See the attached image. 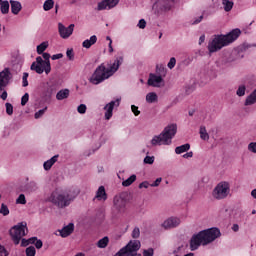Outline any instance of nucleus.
Listing matches in <instances>:
<instances>
[{"mask_svg":"<svg viewBox=\"0 0 256 256\" xmlns=\"http://www.w3.org/2000/svg\"><path fill=\"white\" fill-rule=\"evenodd\" d=\"M16 203L17 205H26L27 199L25 198V194H20L16 199Z\"/></svg>","mask_w":256,"mask_h":256,"instance_id":"e433bc0d","label":"nucleus"},{"mask_svg":"<svg viewBox=\"0 0 256 256\" xmlns=\"http://www.w3.org/2000/svg\"><path fill=\"white\" fill-rule=\"evenodd\" d=\"M55 7V1L53 0H46L43 4L44 11H51Z\"/></svg>","mask_w":256,"mask_h":256,"instance_id":"473e14b6","label":"nucleus"},{"mask_svg":"<svg viewBox=\"0 0 256 256\" xmlns=\"http://www.w3.org/2000/svg\"><path fill=\"white\" fill-rule=\"evenodd\" d=\"M39 189V185L35 181H30L24 186L26 193H35Z\"/></svg>","mask_w":256,"mask_h":256,"instance_id":"6ab92c4d","label":"nucleus"},{"mask_svg":"<svg viewBox=\"0 0 256 256\" xmlns=\"http://www.w3.org/2000/svg\"><path fill=\"white\" fill-rule=\"evenodd\" d=\"M97 43V36L96 35H93L90 37V39H86L83 43H82V46L85 48V49H91V46L92 45H95Z\"/></svg>","mask_w":256,"mask_h":256,"instance_id":"5701e85b","label":"nucleus"},{"mask_svg":"<svg viewBox=\"0 0 256 256\" xmlns=\"http://www.w3.org/2000/svg\"><path fill=\"white\" fill-rule=\"evenodd\" d=\"M56 99H58V101H63V99H65V89H62L57 93Z\"/></svg>","mask_w":256,"mask_h":256,"instance_id":"3c124183","label":"nucleus"},{"mask_svg":"<svg viewBox=\"0 0 256 256\" xmlns=\"http://www.w3.org/2000/svg\"><path fill=\"white\" fill-rule=\"evenodd\" d=\"M244 56H232L230 61H237L239 59H243Z\"/></svg>","mask_w":256,"mask_h":256,"instance_id":"774afa93","label":"nucleus"},{"mask_svg":"<svg viewBox=\"0 0 256 256\" xmlns=\"http://www.w3.org/2000/svg\"><path fill=\"white\" fill-rule=\"evenodd\" d=\"M248 151H250V153H256V142L248 144Z\"/></svg>","mask_w":256,"mask_h":256,"instance_id":"603ef678","label":"nucleus"},{"mask_svg":"<svg viewBox=\"0 0 256 256\" xmlns=\"http://www.w3.org/2000/svg\"><path fill=\"white\" fill-rule=\"evenodd\" d=\"M80 191L79 188L72 186L66 190L65 195V207H68V205H71L77 199Z\"/></svg>","mask_w":256,"mask_h":256,"instance_id":"9d476101","label":"nucleus"},{"mask_svg":"<svg viewBox=\"0 0 256 256\" xmlns=\"http://www.w3.org/2000/svg\"><path fill=\"white\" fill-rule=\"evenodd\" d=\"M240 36L241 29L239 28L233 29L227 34L215 35L214 38L208 43L209 53H217V51H221L222 47H227V45L235 43Z\"/></svg>","mask_w":256,"mask_h":256,"instance_id":"f03ea898","label":"nucleus"},{"mask_svg":"<svg viewBox=\"0 0 256 256\" xmlns=\"http://www.w3.org/2000/svg\"><path fill=\"white\" fill-rule=\"evenodd\" d=\"M156 73H165V67L163 65H157L156 66Z\"/></svg>","mask_w":256,"mask_h":256,"instance_id":"0e129e2a","label":"nucleus"},{"mask_svg":"<svg viewBox=\"0 0 256 256\" xmlns=\"http://www.w3.org/2000/svg\"><path fill=\"white\" fill-rule=\"evenodd\" d=\"M141 249V241L130 240L126 246L121 248L114 256H142L141 253H137ZM155 255V250L153 248H148L143 251V256H153Z\"/></svg>","mask_w":256,"mask_h":256,"instance_id":"20e7f679","label":"nucleus"},{"mask_svg":"<svg viewBox=\"0 0 256 256\" xmlns=\"http://www.w3.org/2000/svg\"><path fill=\"white\" fill-rule=\"evenodd\" d=\"M36 65H45V60L41 56L36 58Z\"/></svg>","mask_w":256,"mask_h":256,"instance_id":"e2e57ef3","label":"nucleus"},{"mask_svg":"<svg viewBox=\"0 0 256 256\" xmlns=\"http://www.w3.org/2000/svg\"><path fill=\"white\" fill-rule=\"evenodd\" d=\"M123 64V56H119L115 59L114 63L110 66V68L105 67V64L102 63L99 65L92 76L90 77L89 81L92 85H99V83H103L106 79H109L113 73L118 71L119 66Z\"/></svg>","mask_w":256,"mask_h":256,"instance_id":"7ed1b4c3","label":"nucleus"},{"mask_svg":"<svg viewBox=\"0 0 256 256\" xmlns=\"http://www.w3.org/2000/svg\"><path fill=\"white\" fill-rule=\"evenodd\" d=\"M74 231H75V224L73 222H70L68 225L65 226V237H69L70 235H73Z\"/></svg>","mask_w":256,"mask_h":256,"instance_id":"a878e982","label":"nucleus"},{"mask_svg":"<svg viewBox=\"0 0 256 256\" xmlns=\"http://www.w3.org/2000/svg\"><path fill=\"white\" fill-rule=\"evenodd\" d=\"M0 256H9V251L5 246H0Z\"/></svg>","mask_w":256,"mask_h":256,"instance_id":"6e6d98bb","label":"nucleus"},{"mask_svg":"<svg viewBox=\"0 0 256 256\" xmlns=\"http://www.w3.org/2000/svg\"><path fill=\"white\" fill-rule=\"evenodd\" d=\"M77 111L80 113V115H85V113H87V105L80 104L77 108Z\"/></svg>","mask_w":256,"mask_h":256,"instance_id":"c03bdc74","label":"nucleus"},{"mask_svg":"<svg viewBox=\"0 0 256 256\" xmlns=\"http://www.w3.org/2000/svg\"><path fill=\"white\" fill-rule=\"evenodd\" d=\"M199 133L202 141H209V133H207V128H205V126L200 127Z\"/></svg>","mask_w":256,"mask_h":256,"instance_id":"c85d7f7f","label":"nucleus"},{"mask_svg":"<svg viewBox=\"0 0 256 256\" xmlns=\"http://www.w3.org/2000/svg\"><path fill=\"white\" fill-rule=\"evenodd\" d=\"M181 224V220L179 218H168L166 221L162 223V227L164 229H173Z\"/></svg>","mask_w":256,"mask_h":256,"instance_id":"2eb2a0df","label":"nucleus"},{"mask_svg":"<svg viewBox=\"0 0 256 256\" xmlns=\"http://www.w3.org/2000/svg\"><path fill=\"white\" fill-rule=\"evenodd\" d=\"M49 201L56 205L57 207L63 208L65 207V194H60L59 191L52 192Z\"/></svg>","mask_w":256,"mask_h":256,"instance_id":"9b49d317","label":"nucleus"},{"mask_svg":"<svg viewBox=\"0 0 256 256\" xmlns=\"http://www.w3.org/2000/svg\"><path fill=\"white\" fill-rule=\"evenodd\" d=\"M138 27H139V29H145V27H147V22L145 21V19L139 20Z\"/></svg>","mask_w":256,"mask_h":256,"instance_id":"4d7b16f0","label":"nucleus"},{"mask_svg":"<svg viewBox=\"0 0 256 256\" xmlns=\"http://www.w3.org/2000/svg\"><path fill=\"white\" fill-rule=\"evenodd\" d=\"M29 78V73L24 72L22 76V86L23 87H28L29 86V81L27 79Z\"/></svg>","mask_w":256,"mask_h":256,"instance_id":"a19ab883","label":"nucleus"},{"mask_svg":"<svg viewBox=\"0 0 256 256\" xmlns=\"http://www.w3.org/2000/svg\"><path fill=\"white\" fill-rule=\"evenodd\" d=\"M148 189L149 188V182L148 181H144V182H141L139 184V189Z\"/></svg>","mask_w":256,"mask_h":256,"instance_id":"680f3d73","label":"nucleus"},{"mask_svg":"<svg viewBox=\"0 0 256 256\" xmlns=\"http://www.w3.org/2000/svg\"><path fill=\"white\" fill-rule=\"evenodd\" d=\"M190 157H193V152H187L186 154L183 155L184 159H189Z\"/></svg>","mask_w":256,"mask_h":256,"instance_id":"338daca9","label":"nucleus"},{"mask_svg":"<svg viewBox=\"0 0 256 256\" xmlns=\"http://www.w3.org/2000/svg\"><path fill=\"white\" fill-rule=\"evenodd\" d=\"M7 115H13V104L7 102L5 104Z\"/></svg>","mask_w":256,"mask_h":256,"instance_id":"8fccbe9b","label":"nucleus"},{"mask_svg":"<svg viewBox=\"0 0 256 256\" xmlns=\"http://www.w3.org/2000/svg\"><path fill=\"white\" fill-rule=\"evenodd\" d=\"M28 102H29V93H25L21 98L22 107H25V105H27Z\"/></svg>","mask_w":256,"mask_h":256,"instance_id":"de8ad7c7","label":"nucleus"},{"mask_svg":"<svg viewBox=\"0 0 256 256\" xmlns=\"http://www.w3.org/2000/svg\"><path fill=\"white\" fill-rule=\"evenodd\" d=\"M231 193V184L227 181L219 182L212 191V197L217 201L227 199Z\"/></svg>","mask_w":256,"mask_h":256,"instance_id":"423d86ee","label":"nucleus"},{"mask_svg":"<svg viewBox=\"0 0 256 256\" xmlns=\"http://www.w3.org/2000/svg\"><path fill=\"white\" fill-rule=\"evenodd\" d=\"M113 205L119 213H121V211H125V207L127 206V194L121 193L119 196H115Z\"/></svg>","mask_w":256,"mask_h":256,"instance_id":"1a4fd4ad","label":"nucleus"},{"mask_svg":"<svg viewBox=\"0 0 256 256\" xmlns=\"http://www.w3.org/2000/svg\"><path fill=\"white\" fill-rule=\"evenodd\" d=\"M221 237V230L217 227L208 228L194 234L190 239V251H197L201 245H209L213 243L215 239Z\"/></svg>","mask_w":256,"mask_h":256,"instance_id":"f257e3e1","label":"nucleus"},{"mask_svg":"<svg viewBox=\"0 0 256 256\" xmlns=\"http://www.w3.org/2000/svg\"><path fill=\"white\" fill-rule=\"evenodd\" d=\"M45 111H47V107H44L43 109L39 110L34 114L35 119H41L43 115H45Z\"/></svg>","mask_w":256,"mask_h":256,"instance_id":"a18cd8bd","label":"nucleus"},{"mask_svg":"<svg viewBox=\"0 0 256 256\" xmlns=\"http://www.w3.org/2000/svg\"><path fill=\"white\" fill-rule=\"evenodd\" d=\"M37 253V250H35L34 246H30L26 248V256H35Z\"/></svg>","mask_w":256,"mask_h":256,"instance_id":"37998d69","label":"nucleus"},{"mask_svg":"<svg viewBox=\"0 0 256 256\" xmlns=\"http://www.w3.org/2000/svg\"><path fill=\"white\" fill-rule=\"evenodd\" d=\"M119 5V0H102L98 3L97 9L98 11H103L105 9H113V7H117Z\"/></svg>","mask_w":256,"mask_h":256,"instance_id":"ddd939ff","label":"nucleus"},{"mask_svg":"<svg viewBox=\"0 0 256 256\" xmlns=\"http://www.w3.org/2000/svg\"><path fill=\"white\" fill-rule=\"evenodd\" d=\"M42 57L44 59V66H46V74L51 73V62L49 59H51V54L44 52L42 53Z\"/></svg>","mask_w":256,"mask_h":256,"instance_id":"4be33fe9","label":"nucleus"},{"mask_svg":"<svg viewBox=\"0 0 256 256\" xmlns=\"http://www.w3.org/2000/svg\"><path fill=\"white\" fill-rule=\"evenodd\" d=\"M58 31L60 33V37H62V39H65V25H63V23H58Z\"/></svg>","mask_w":256,"mask_h":256,"instance_id":"ea45409f","label":"nucleus"},{"mask_svg":"<svg viewBox=\"0 0 256 256\" xmlns=\"http://www.w3.org/2000/svg\"><path fill=\"white\" fill-rule=\"evenodd\" d=\"M131 109H132V113H134L135 117H139V115H141V111H139V107L132 105Z\"/></svg>","mask_w":256,"mask_h":256,"instance_id":"864d4df0","label":"nucleus"},{"mask_svg":"<svg viewBox=\"0 0 256 256\" xmlns=\"http://www.w3.org/2000/svg\"><path fill=\"white\" fill-rule=\"evenodd\" d=\"M159 83H163V77L161 75L150 74L148 85L150 87H159Z\"/></svg>","mask_w":256,"mask_h":256,"instance_id":"dca6fc26","label":"nucleus"},{"mask_svg":"<svg viewBox=\"0 0 256 256\" xmlns=\"http://www.w3.org/2000/svg\"><path fill=\"white\" fill-rule=\"evenodd\" d=\"M189 149H191V144L186 143V144L176 147L175 153H176V155H181V153H185V152L189 151Z\"/></svg>","mask_w":256,"mask_h":256,"instance_id":"b1692460","label":"nucleus"},{"mask_svg":"<svg viewBox=\"0 0 256 256\" xmlns=\"http://www.w3.org/2000/svg\"><path fill=\"white\" fill-rule=\"evenodd\" d=\"M26 231L27 222H20L10 229V236L12 237L14 245H19V243H21V239L27 235Z\"/></svg>","mask_w":256,"mask_h":256,"instance_id":"0eeeda50","label":"nucleus"},{"mask_svg":"<svg viewBox=\"0 0 256 256\" xmlns=\"http://www.w3.org/2000/svg\"><path fill=\"white\" fill-rule=\"evenodd\" d=\"M37 241V237L29 238L28 240L22 239L21 245L22 247H27V245H33Z\"/></svg>","mask_w":256,"mask_h":256,"instance_id":"f704fd0d","label":"nucleus"},{"mask_svg":"<svg viewBox=\"0 0 256 256\" xmlns=\"http://www.w3.org/2000/svg\"><path fill=\"white\" fill-rule=\"evenodd\" d=\"M200 21H203V15H201L200 17L196 18L193 22L192 25H198V23Z\"/></svg>","mask_w":256,"mask_h":256,"instance_id":"69168bd1","label":"nucleus"},{"mask_svg":"<svg viewBox=\"0 0 256 256\" xmlns=\"http://www.w3.org/2000/svg\"><path fill=\"white\" fill-rule=\"evenodd\" d=\"M54 234L62 238H65V225L62 227V229L57 230Z\"/></svg>","mask_w":256,"mask_h":256,"instance_id":"5fc2aeb1","label":"nucleus"},{"mask_svg":"<svg viewBox=\"0 0 256 256\" xmlns=\"http://www.w3.org/2000/svg\"><path fill=\"white\" fill-rule=\"evenodd\" d=\"M99 249H105L107 245H109V237L105 236L102 239H100L97 243Z\"/></svg>","mask_w":256,"mask_h":256,"instance_id":"2f4dec72","label":"nucleus"},{"mask_svg":"<svg viewBox=\"0 0 256 256\" xmlns=\"http://www.w3.org/2000/svg\"><path fill=\"white\" fill-rule=\"evenodd\" d=\"M158 96L155 92H150L146 95V101L147 103H157Z\"/></svg>","mask_w":256,"mask_h":256,"instance_id":"bb28decb","label":"nucleus"},{"mask_svg":"<svg viewBox=\"0 0 256 256\" xmlns=\"http://www.w3.org/2000/svg\"><path fill=\"white\" fill-rule=\"evenodd\" d=\"M31 71H36L38 75H41L44 71L47 73L46 66L33 62L30 66Z\"/></svg>","mask_w":256,"mask_h":256,"instance_id":"412c9836","label":"nucleus"},{"mask_svg":"<svg viewBox=\"0 0 256 256\" xmlns=\"http://www.w3.org/2000/svg\"><path fill=\"white\" fill-rule=\"evenodd\" d=\"M174 0H158L156 5L160 11H171Z\"/></svg>","mask_w":256,"mask_h":256,"instance_id":"4468645a","label":"nucleus"},{"mask_svg":"<svg viewBox=\"0 0 256 256\" xmlns=\"http://www.w3.org/2000/svg\"><path fill=\"white\" fill-rule=\"evenodd\" d=\"M107 192L105 191V186H100L98 190L96 191V195L93 198V201L97 199V201H107Z\"/></svg>","mask_w":256,"mask_h":256,"instance_id":"f3484780","label":"nucleus"},{"mask_svg":"<svg viewBox=\"0 0 256 256\" xmlns=\"http://www.w3.org/2000/svg\"><path fill=\"white\" fill-rule=\"evenodd\" d=\"M47 47H49L48 41L42 42L40 45H38L37 46L38 55H43V52H45L47 50Z\"/></svg>","mask_w":256,"mask_h":256,"instance_id":"c756f323","label":"nucleus"},{"mask_svg":"<svg viewBox=\"0 0 256 256\" xmlns=\"http://www.w3.org/2000/svg\"><path fill=\"white\" fill-rule=\"evenodd\" d=\"M73 31H75V24H70L68 27L65 28V39L71 37L73 35Z\"/></svg>","mask_w":256,"mask_h":256,"instance_id":"72a5a7b5","label":"nucleus"},{"mask_svg":"<svg viewBox=\"0 0 256 256\" xmlns=\"http://www.w3.org/2000/svg\"><path fill=\"white\" fill-rule=\"evenodd\" d=\"M175 65H177V59H175V57L170 58L167 64L168 69H173Z\"/></svg>","mask_w":256,"mask_h":256,"instance_id":"09e8293b","label":"nucleus"},{"mask_svg":"<svg viewBox=\"0 0 256 256\" xmlns=\"http://www.w3.org/2000/svg\"><path fill=\"white\" fill-rule=\"evenodd\" d=\"M33 245H35L36 249H41L43 247V241L36 238L35 243H33Z\"/></svg>","mask_w":256,"mask_h":256,"instance_id":"13d9d810","label":"nucleus"},{"mask_svg":"<svg viewBox=\"0 0 256 256\" xmlns=\"http://www.w3.org/2000/svg\"><path fill=\"white\" fill-rule=\"evenodd\" d=\"M59 159V155H54L52 158H50L49 160L45 161L43 164L44 170L45 171H50L51 167L54 166V164L56 163V161Z\"/></svg>","mask_w":256,"mask_h":256,"instance_id":"aec40b11","label":"nucleus"},{"mask_svg":"<svg viewBox=\"0 0 256 256\" xmlns=\"http://www.w3.org/2000/svg\"><path fill=\"white\" fill-rule=\"evenodd\" d=\"M144 163L146 165H153V163H155V157H153V156H146L144 158Z\"/></svg>","mask_w":256,"mask_h":256,"instance_id":"49530a36","label":"nucleus"},{"mask_svg":"<svg viewBox=\"0 0 256 256\" xmlns=\"http://www.w3.org/2000/svg\"><path fill=\"white\" fill-rule=\"evenodd\" d=\"M121 103V99H116V101H111L110 103L106 104V106L104 107L105 109V119L106 121H109V119H111V117H113V109H115V107H119Z\"/></svg>","mask_w":256,"mask_h":256,"instance_id":"f8f14e48","label":"nucleus"},{"mask_svg":"<svg viewBox=\"0 0 256 256\" xmlns=\"http://www.w3.org/2000/svg\"><path fill=\"white\" fill-rule=\"evenodd\" d=\"M0 11L3 15H7V13H9V1H2L0 4Z\"/></svg>","mask_w":256,"mask_h":256,"instance_id":"7c9ffc66","label":"nucleus"},{"mask_svg":"<svg viewBox=\"0 0 256 256\" xmlns=\"http://www.w3.org/2000/svg\"><path fill=\"white\" fill-rule=\"evenodd\" d=\"M11 79H13V75L11 74V70H9V68H5L0 72V93L3 91L0 98L2 101H7L8 94L5 87L9 85Z\"/></svg>","mask_w":256,"mask_h":256,"instance_id":"6e6552de","label":"nucleus"},{"mask_svg":"<svg viewBox=\"0 0 256 256\" xmlns=\"http://www.w3.org/2000/svg\"><path fill=\"white\" fill-rule=\"evenodd\" d=\"M177 135V124H169L164 130L152 138V145H171V139Z\"/></svg>","mask_w":256,"mask_h":256,"instance_id":"39448f33","label":"nucleus"},{"mask_svg":"<svg viewBox=\"0 0 256 256\" xmlns=\"http://www.w3.org/2000/svg\"><path fill=\"white\" fill-rule=\"evenodd\" d=\"M66 57L69 59V61H75V52L73 51V48L67 49Z\"/></svg>","mask_w":256,"mask_h":256,"instance_id":"4c0bfd02","label":"nucleus"},{"mask_svg":"<svg viewBox=\"0 0 256 256\" xmlns=\"http://www.w3.org/2000/svg\"><path fill=\"white\" fill-rule=\"evenodd\" d=\"M63 53L54 54L51 56L52 61H57V59H63Z\"/></svg>","mask_w":256,"mask_h":256,"instance_id":"bf43d9fd","label":"nucleus"},{"mask_svg":"<svg viewBox=\"0 0 256 256\" xmlns=\"http://www.w3.org/2000/svg\"><path fill=\"white\" fill-rule=\"evenodd\" d=\"M10 5H11V13H13V15H19V13H21V9H23L21 2L10 0Z\"/></svg>","mask_w":256,"mask_h":256,"instance_id":"a211bd4d","label":"nucleus"},{"mask_svg":"<svg viewBox=\"0 0 256 256\" xmlns=\"http://www.w3.org/2000/svg\"><path fill=\"white\" fill-rule=\"evenodd\" d=\"M246 89L247 88L245 87V85L239 86L237 91H236V95H238V97H243L245 95Z\"/></svg>","mask_w":256,"mask_h":256,"instance_id":"58836bf2","label":"nucleus"},{"mask_svg":"<svg viewBox=\"0 0 256 256\" xmlns=\"http://www.w3.org/2000/svg\"><path fill=\"white\" fill-rule=\"evenodd\" d=\"M222 5L224 7V11H226V13H229V11L233 9L234 3L231 0H222Z\"/></svg>","mask_w":256,"mask_h":256,"instance_id":"cd10ccee","label":"nucleus"},{"mask_svg":"<svg viewBox=\"0 0 256 256\" xmlns=\"http://www.w3.org/2000/svg\"><path fill=\"white\" fill-rule=\"evenodd\" d=\"M0 214L4 217H7V215H9V207L5 203L1 204Z\"/></svg>","mask_w":256,"mask_h":256,"instance_id":"c9c22d12","label":"nucleus"},{"mask_svg":"<svg viewBox=\"0 0 256 256\" xmlns=\"http://www.w3.org/2000/svg\"><path fill=\"white\" fill-rule=\"evenodd\" d=\"M135 181H137V175L132 174L128 179L122 182V185L123 187H131Z\"/></svg>","mask_w":256,"mask_h":256,"instance_id":"393cba45","label":"nucleus"},{"mask_svg":"<svg viewBox=\"0 0 256 256\" xmlns=\"http://www.w3.org/2000/svg\"><path fill=\"white\" fill-rule=\"evenodd\" d=\"M139 237H141V230L139 229V227H135L132 231V238L139 239Z\"/></svg>","mask_w":256,"mask_h":256,"instance_id":"79ce46f5","label":"nucleus"},{"mask_svg":"<svg viewBox=\"0 0 256 256\" xmlns=\"http://www.w3.org/2000/svg\"><path fill=\"white\" fill-rule=\"evenodd\" d=\"M161 181H163V178H157L154 183H152L150 186L151 187H159V185L161 184Z\"/></svg>","mask_w":256,"mask_h":256,"instance_id":"052dcab7","label":"nucleus"}]
</instances>
